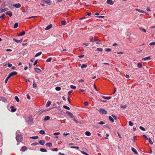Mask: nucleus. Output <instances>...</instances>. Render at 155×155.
<instances>
[{
    "label": "nucleus",
    "mask_w": 155,
    "mask_h": 155,
    "mask_svg": "<svg viewBox=\"0 0 155 155\" xmlns=\"http://www.w3.org/2000/svg\"><path fill=\"white\" fill-rule=\"evenodd\" d=\"M51 104V102L50 101H48L46 105V107H48L50 106Z\"/></svg>",
    "instance_id": "obj_27"
},
{
    "label": "nucleus",
    "mask_w": 155,
    "mask_h": 155,
    "mask_svg": "<svg viewBox=\"0 0 155 155\" xmlns=\"http://www.w3.org/2000/svg\"><path fill=\"white\" fill-rule=\"evenodd\" d=\"M60 134V133H59V132H55L54 134V135H58L59 134Z\"/></svg>",
    "instance_id": "obj_58"
},
{
    "label": "nucleus",
    "mask_w": 155,
    "mask_h": 155,
    "mask_svg": "<svg viewBox=\"0 0 155 155\" xmlns=\"http://www.w3.org/2000/svg\"><path fill=\"white\" fill-rule=\"evenodd\" d=\"M15 99L17 102H18L19 101V98L17 96H15Z\"/></svg>",
    "instance_id": "obj_42"
},
{
    "label": "nucleus",
    "mask_w": 155,
    "mask_h": 155,
    "mask_svg": "<svg viewBox=\"0 0 155 155\" xmlns=\"http://www.w3.org/2000/svg\"><path fill=\"white\" fill-rule=\"evenodd\" d=\"M6 14L7 15H8L10 17H11L12 16V13L10 11H8L6 12Z\"/></svg>",
    "instance_id": "obj_17"
},
{
    "label": "nucleus",
    "mask_w": 155,
    "mask_h": 155,
    "mask_svg": "<svg viewBox=\"0 0 155 155\" xmlns=\"http://www.w3.org/2000/svg\"><path fill=\"white\" fill-rule=\"evenodd\" d=\"M42 53L41 51H40L38 53H37L35 55V57H38Z\"/></svg>",
    "instance_id": "obj_24"
},
{
    "label": "nucleus",
    "mask_w": 155,
    "mask_h": 155,
    "mask_svg": "<svg viewBox=\"0 0 155 155\" xmlns=\"http://www.w3.org/2000/svg\"><path fill=\"white\" fill-rule=\"evenodd\" d=\"M39 143L41 145H43L45 143V141L44 140H41L39 141Z\"/></svg>",
    "instance_id": "obj_12"
},
{
    "label": "nucleus",
    "mask_w": 155,
    "mask_h": 155,
    "mask_svg": "<svg viewBox=\"0 0 155 155\" xmlns=\"http://www.w3.org/2000/svg\"><path fill=\"white\" fill-rule=\"evenodd\" d=\"M30 138L33 139H36L38 138V137L37 136H33L30 137Z\"/></svg>",
    "instance_id": "obj_33"
},
{
    "label": "nucleus",
    "mask_w": 155,
    "mask_h": 155,
    "mask_svg": "<svg viewBox=\"0 0 155 155\" xmlns=\"http://www.w3.org/2000/svg\"><path fill=\"white\" fill-rule=\"evenodd\" d=\"M151 59L150 57V56H149L147 57L144 58H143L142 59V60H145V61H147V60H150Z\"/></svg>",
    "instance_id": "obj_9"
},
{
    "label": "nucleus",
    "mask_w": 155,
    "mask_h": 155,
    "mask_svg": "<svg viewBox=\"0 0 155 155\" xmlns=\"http://www.w3.org/2000/svg\"><path fill=\"white\" fill-rule=\"evenodd\" d=\"M21 150L24 152L27 150V148L26 147L24 146L22 147Z\"/></svg>",
    "instance_id": "obj_26"
},
{
    "label": "nucleus",
    "mask_w": 155,
    "mask_h": 155,
    "mask_svg": "<svg viewBox=\"0 0 155 155\" xmlns=\"http://www.w3.org/2000/svg\"><path fill=\"white\" fill-rule=\"evenodd\" d=\"M33 87L34 88H36L37 87V84L35 83V81H33Z\"/></svg>",
    "instance_id": "obj_28"
},
{
    "label": "nucleus",
    "mask_w": 155,
    "mask_h": 155,
    "mask_svg": "<svg viewBox=\"0 0 155 155\" xmlns=\"http://www.w3.org/2000/svg\"><path fill=\"white\" fill-rule=\"evenodd\" d=\"M25 31H23L21 32H20V33L18 34V36H22L24 35L25 34Z\"/></svg>",
    "instance_id": "obj_19"
},
{
    "label": "nucleus",
    "mask_w": 155,
    "mask_h": 155,
    "mask_svg": "<svg viewBox=\"0 0 155 155\" xmlns=\"http://www.w3.org/2000/svg\"><path fill=\"white\" fill-rule=\"evenodd\" d=\"M63 107L64 108L67 109L68 110H69L70 109V108L68 107L66 105H64L63 106Z\"/></svg>",
    "instance_id": "obj_40"
},
{
    "label": "nucleus",
    "mask_w": 155,
    "mask_h": 155,
    "mask_svg": "<svg viewBox=\"0 0 155 155\" xmlns=\"http://www.w3.org/2000/svg\"><path fill=\"white\" fill-rule=\"evenodd\" d=\"M12 65V64L8 63V66L9 68H10Z\"/></svg>",
    "instance_id": "obj_57"
},
{
    "label": "nucleus",
    "mask_w": 155,
    "mask_h": 155,
    "mask_svg": "<svg viewBox=\"0 0 155 155\" xmlns=\"http://www.w3.org/2000/svg\"><path fill=\"white\" fill-rule=\"evenodd\" d=\"M129 124L130 126H132L134 124L131 121H130L129 122Z\"/></svg>",
    "instance_id": "obj_50"
},
{
    "label": "nucleus",
    "mask_w": 155,
    "mask_h": 155,
    "mask_svg": "<svg viewBox=\"0 0 155 155\" xmlns=\"http://www.w3.org/2000/svg\"><path fill=\"white\" fill-rule=\"evenodd\" d=\"M143 137H145V138L147 140L148 139V138L147 137V136L146 135H143Z\"/></svg>",
    "instance_id": "obj_61"
},
{
    "label": "nucleus",
    "mask_w": 155,
    "mask_h": 155,
    "mask_svg": "<svg viewBox=\"0 0 155 155\" xmlns=\"http://www.w3.org/2000/svg\"><path fill=\"white\" fill-rule=\"evenodd\" d=\"M136 10L140 12H141L142 13H146V12L145 11H143L141 10L138 8H136Z\"/></svg>",
    "instance_id": "obj_15"
},
{
    "label": "nucleus",
    "mask_w": 155,
    "mask_h": 155,
    "mask_svg": "<svg viewBox=\"0 0 155 155\" xmlns=\"http://www.w3.org/2000/svg\"><path fill=\"white\" fill-rule=\"evenodd\" d=\"M98 41V39H96L94 38H92L90 40V41L91 42H95L96 41Z\"/></svg>",
    "instance_id": "obj_18"
},
{
    "label": "nucleus",
    "mask_w": 155,
    "mask_h": 155,
    "mask_svg": "<svg viewBox=\"0 0 155 155\" xmlns=\"http://www.w3.org/2000/svg\"><path fill=\"white\" fill-rule=\"evenodd\" d=\"M98 111L104 114H106L107 113V111L104 108H101Z\"/></svg>",
    "instance_id": "obj_3"
},
{
    "label": "nucleus",
    "mask_w": 155,
    "mask_h": 155,
    "mask_svg": "<svg viewBox=\"0 0 155 155\" xmlns=\"http://www.w3.org/2000/svg\"><path fill=\"white\" fill-rule=\"evenodd\" d=\"M52 59V58L51 57H50L48 59L46 60V61L47 62H51Z\"/></svg>",
    "instance_id": "obj_34"
},
{
    "label": "nucleus",
    "mask_w": 155,
    "mask_h": 155,
    "mask_svg": "<svg viewBox=\"0 0 155 155\" xmlns=\"http://www.w3.org/2000/svg\"><path fill=\"white\" fill-rule=\"evenodd\" d=\"M11 111L12 112H15L16 110V109L13 106H11Z\"/></svg>",
    "instance_id": "obj_10"
},
{
    "label": "nucleus",
    "mask_w": 155,
    "mask_h": 155,
    "mask_svg": "<svg viewBox=\"0 0 155 155\" xmlns=\"http://www.w3.org/2000/svg\"><path fill=\"white\" fill-rule=\"evenodd\" d=\"M38 144H39L38 143L34 142V143H33L31 144V146H36V145H38Z\"/></svg>",
    "instance_id": "obj_37"
},
{
    "label": "nucleus",
    "mask_w": 155,
    "mask_h": 155,
    "mask_svg": "<svg viewBox=\"0 0 155 155\" xmlns=\"http://www.w3.org/2000/svg\"><path fill=\"white\" fill-rule=\"evenodd\" d=\"M71 148H75L77 150H78L79 149V147H78L72 146L71 147Z\"/></svg>",
    "instance_id": "obj_46"
},
{
    "label": "nucleus",
    "mask_w": 155,
    "mask_h": 155,
    "mask_svg": "<svg viewBox=\"0 0 155 155\" xmlns=\"http://www.w3.org/2000/svg\"><path fill=\"white\" fill-rule=\"evenodd\" d=\"M139 128L140 129L142 130L143 131H145V129L142 126H140L139 127Z\"/></svg>",
    "instance_id": "obj_48"
},
{
    "label": "nucleus",
    "mask_w": 155,
    "mask_h": 155,
    "mask_svg": "<svg viewBox=\"0 0 155 155\" xmlns=\"http://www.w3.org/2000/svg\"><path fill=\"white\" fill-rule=\"evenodd\" d=\"M5 14H2V15L1 16H0V17H1V18L2 19H4L5 18Z\"/></svg>",
    "instance_id": "obj_52"
},
{
    "label": "nucleus",
    "mask_w": 155,
    "mask_h": 155,
    "mask_svg": "<svg viewBox=\"0 0 155 155\" xmlns=\"http://www.w3.org/2000/svg\"><path fill=\"white\" fill-rule=\"evenodd\" d=\"M150 45H155V42H152L149 43Z\"/></svg>",
    "instance_id": "obj_49"
},
{
    "label": "nucleus",
    "mask_w": 155,
    "mask_h": 155,
    "mask_svg": "<svg viewBox=\"0 0 155 155\" xmlns=\"http://www.w3.org/2000/svg\"><path fill=\"white\" fill-rule=\"evenodd\" d=\"M84 105L86 106H87L88 105V103L87 102L85 101L84 103Z\"/></svg>",
    "instance_id": "obj_56"
},
{
    "label": "nucleus",
    "mask_w": 155,
    "mask_h": 155,
    "mask_svg": "<svg viewBox=\"0 0 155 155\" xmlns=\"http://www.w3.org/2000/svg\"><path fill=\"white\" fill-rule=\"evenodd\" d=\"M47 147H52V144L51 143H48L46 144Z\"/></svg>",
    "instance_id": "obj_16"
},
{
    "label": "nucleus",
    "mask_w": 155,
    "mask_h": 155,
    "mask_svg": "<svg viewBox=\"0 0 155 155\" xmlns=\"http://www.w3.org/2000/svg\"><path fill=\"white\" fill-rule=\"evenodd\" d=\"M13 6L16 8H18L21 7V5L19 3H17L13 5Z\"/></svg>",
    "instance_id": "obj_7"
},
{
    "label": "nucleus",
    "mask_w": 155,
    "mask_h": 155,
    "mask_svg": "<svg viewBox=\"0 0 155 155\" xmlns=\"http://www.w3.org/2000/svg\"><path fill=\"white\" fill-rule=\"evenodd\" d=\"M13 40L16 43L21 42L23 40V39H21L20 40H18L15 38L13 39Z\"/></svg>",
    "instance_id": "obj_11"
},
{
    "label": "nucleus",
    "mask_w": 155,
    "mask_h": 155,
    "mask_svg": "<svg viewBox=\"0 0 155 155\" xmlns=\"http://www.w3.org/2000/svg\"><path fill=\"white\" fill-rule=\"evenodd\" d=\"M112 116L113 117L114 119L115 120H116L117 119V117L114 115H112Z\"/></svg>",
    "instance_id": "obj_55"
},
{
    "label": "nucleus",
    "mask_w": 155,
    "mask_h": 155,
    "mask_svg": "<svg viewBox=\"0 0 155 155\" xmlns=\"http://www.w3.org/2000/svg\"><path fill=\"white\" fill-rule=\"evenodd\" d=\"M38 60H36L35 61V62H34V66L35 65H36V64H37V63H38Z\"/></svg>",
    "instance_id": "obj_59"
},
{
    "label": "nucleus",
    "mask_w": 155,
    "mask_h": 155,
    "mask_svg": "<svg viewBox=\"0 0 155 155\" xmlns=\"http://www.w3.org/2000/svg\"><path fill=\"white\" fill-rule=\"evenodd\" d=\"M50 119V117L48 116H47L45 117V118L44 119V121H47L48 120H49Z\"/></svg>",
    "instance_id": "obj_20"
},
{
    "label": "nucleus",
    "mask_w": 155,
    "mask_h": 155,
    "mask_svg": "<svg viewBox=\"0 0 155 155\" xmlns=\"http://www.w3.org/2000/svg\"><path fill=\"white\" fill-rule=\"evenodd\" d=\"M40 151L42 152H47V150H46L45 149L43 148H41L40 150Z\"/></svg>",
    "instance_id": "obj_30"
},
{
    "label": "nucleus",
    "mask_w": 155,
    "mask_h": 155,
    "mask_svg": "<svg viewBox=\"0 0 155 155\" xmlns=\"http://www.w3.org/2000/svg\"><path fill=\"white\" fill-rule=\"evenodd\" d=\"M52 26V24H50L47 26L45 28V30H47L50 29Z\"/></svg>",
    "instance_id": "obj_13"
},
{
    "label": "nucleus",
    "mask_w": 155,
    "mask_h": 155,
    "mask_svg": "<svg viewBox=\"0 0 155 155\" xmlns=\"http://www.w3.org/2000/svg\"><path fill=\"white\" fill-rule=\"evenodd\" d=\"M109 119L110 121L112 122H114V119L111 116L109 117Z\"/></svg>",
    "instance_id": "obj_22"
},
{
    "label": "nucleus",
    "mask_w": 155,
    "mask_h": 155,
    "mask_svg": "<svg viewBox=\"0 0 155 155\" xmlns=\"http://www.w3.org/2000/svg\"><path fill=\"white\" fill-rule=\"evenodd\" d=\"M87 67V65L86 64H82L81 66V68H86Z\"/></svg>",
    "instance_id": "obj_32"
},
{
    "label": "nucleus",
    "mask_w": 155,
    "mask_h": 155,
    "mask_svg": "<svg viewBox=\"0 0 155 155\" xmlns=\"http://www.w3.org/2000/svg\"><path fill=\"white\" fill-rule=\"evenodd\" d=\"M2 99L3 101H6V98L5 97H2Z\"/></svg>",
    "instance_id": "obj_62"
},
{
    "label": "nucleus",
    "mask_w": 155,
    "mask_h": 155,
    "mask_svg": "<svg viewBox=\"0 0 155 155\" xmlns=\"http://www.w3.org/2000/svg\"><path fill=\"white\" fill-rule=\"evenodd\" d=\"M97 50L98 51H103V49L102 48H97Z\"/></svg>",
    "instance_id": "obj_39"
},
{
    "label": "nucleus",
    "mask_w": 155,
    "mask_h": 155,
    "mask_svg": "<svg viewBox=\"0 0 155 155\" xmlns=\"http://www.w3.org/2000/svg\"><path fill=\"white\" fill-rule=\"evenodd\" d=\"M22 136L19 134H17L16 133V139L17 141L18 142H21V141L22 140Z\"/></svg>",
    "instance_id": "obj_2"
},
{
    "label": "nucleus",
    "mask_w": 155,
    "mask_h": 155,
    "mask_svg": "<svg viewBox=\"0 0 155 155\" xmlns=\"http://www.w3.org/2000/svg\"><path fill=\"white\" fill-rule=\"evenodd\" d=\"M131 150L134 153L136 154H138V153L137 150L134 147L131 148Z\"/></svg>",
    "instance_id": "obj_8"
},
{
    "label": "nucleus",
    "mask_w": 155,
    "mask_h": 155,
    "mask_svg": "<svg viewBox=\"0 0 155 155\" xmlns=\"http://www.w3.org/2000/svg\"><path fill=\"white\" fill-rule=\"evenodd\" d=\"M39 133L41 134H45V132L43 130H41L39 132Z\"/></svg>",
    "instance_id": "obj_44"
},
{
    "label": "nucleus",
    "mask_w": 155,
    "mask_h": 155,
    "mask_svg": "<svg viewBox=\"0 0 155 155\" xmlns=\"http://www.w3.org/2000/svg\"><path fill=\"white\" fill-rule=\"evenodd\" d=\"M102 98L105 99H107V100H108L110 99L111 98L110 97H105V96H102Z\"/></svg>",
    "instance_id": "obj_29"
},
{
    "label": "nucleus",
    "mask_w": 155,
    "mask_h": 155,
    "mask_svg": "<svg viewBox=\"0 0 155 155\" xmlns=\"http://www.w3.org/2000/svg\"><path fill=\"white\" fill-rule=\"evenodd\" d=\"M106 3L110 5H112L114 4V2L113 0H107Z\"/></svg>",
    "instance_id": "obj_4"
},
{
    "label": "nucleus",
    "mask_w": 155,
    "mask_h": 155,
    "mask_svg": "<svg viewBox=\"0 0 155 155\" xmlns=\"http://www.w3.org/2000/svg\"><path fill=\"white\" fill-rule=\"evenodd\" d=\"M137 67L139 68H141L142 67V64L140 63H139L137 64Z\"/></svg>",
    "instance_id": "obj_25"
},
{
    "label": "nucleus",
    "mask_w": 155,
    "mask_h": 155,
    "mask_svg": "<svg viewBox=\"0 0 155 155\" xmlns=\"http://www.w3.org/2000/svg\"><path fill=\"white\" fill-rule=\"evenodd\" d=\"M11 74L12 76L14 75H16L17 74V73L16 71H12L11 73H10Z\"/></svg>",
    "instance_id": "obj_14"
},
{
    "label": "nucleus",
    "mask_w": 155,
    "mask_h": 155,
    "mask_svg": "<svg viewBox=\"0 0 155 155\" xmlns=\"http://www.w3.org/2000/svg\"><path fill=\"white\" fill-rule=\"evenodd\" d=\"M147 140H148L150 144H153V143L150 138H149Z\"/></svg>",
    "instance_id": "obj_45"
},
{
    "label": "nucleus",
    "mask_w": 155,
    "mask_h": 155,
    "mask_svg": "<svg viewBox=\"0 0 155 155\" xmlns=\"http://www.w3.org/2000/svg\"><path fill=\"white\" fill-rule=\"evenodd\" d=\"M8 10V8H4V9H2L1 10V13L3 12H4L7 11Z\"/></svg>",
    "instance_id": "obj_31"
},
{
    "label": "nucleus",
    "mask_w": 155,
    "mask_h": 155,
    "mask_svg": "<svg viewBox=\"0 0 155 155\" xmlns=\"http://www.w3.org/2000/svg\"><path fill=\"white\" fill-rule=\"evenodd\" d=\"M55 90L57 91H60L61 90V87H55Z\"/></svg>",
    "instance_id": "obj_38"
},
{
    "label": "nucleus",
    "mask_w": 155,
    "mask_h": 155,
    "mask_svg": "<svg viewBox=\"0 0 155 155\" xmlns=\"http://www.w3.org/2000/svg\"><path fill=\"white\" fill-rule=\"evenodd\" d=\"M139 29L140 30L144 32H146V30L144 28H140Z\"/></svg>",
    "instance_id": "obj_41"
},
{
    "label": "nucleus",
    "mask_w": 155,
    "mask_h": 155,
    "mask_svg": "<svg viewBox=\"0 0 155 155\" xmlns=\"http://www.w3.org/2000/svg\"><path fill=\"white\" fill-rule=\"evenodd\" d=\"M124 52H118L117 53V54H124Z\"/></svg>",
    "instance_id": "obj_63"
},
{
    "label": "nucleus",
    "mask_w": 155,
    "mask_h": 155,
    "mask_svg": "<svg viewBox=\"0 0 155 155\" xmlns=\"http://www.w3.org/2000/svg\"><path fill=\"white\" fill-rule=\"evenodd\" d=\"M44 3H46L49 5H51V1L50 0H43Z\"/></svg>",
    "instance_id": "obj_6"
},
{
    "label": "nucleus",
    "mask_w": 155,
    "mask_h": 155,
    "mask_svg": "<svg viewBox=\"0 0 155 155\" xmlns=\"http://www.w3.org/2000/svg\"><path fill=\"white\" fill-rule=\"evenodd\" d=\"M18 24L17 22L15 23L14 25V28H16L18 26Z\"/></svg>",
    "instance_id": "obj_35"
},
{
    "label": "nucleus",
    "mask_w": 155,
    "mask_h": 155,
    "mask_svg": "<svg viewBox=\"0 0 155 155\" xmlns=\"http://www.w3.org/2000/svg\"><path fill=\"white\" fill-rule=\"evenodd\" d=\"M105 122L102 121H101L98 123V124H99L103 125L105 124Z\"/></svg>",
    "instance_id": "obj_47"
},
{
    "label": "nucleus",
    "mask_w": 155,
    "mask_h": 155,
    "mask_svg": "<svg viewBox=\"0 0 155 155\" xmlns=\"http://www.w3.org/2000/svg\"><path fill=\"white\" fill-rule=\"evenodd\" d=\"M35 71L38 73H40L41 71V70L38 68H35Z\"/></svg>",
    "instance_id": "obj_21"
},
{
    "label": "nucleus",
    "mask_w": 155,
    "mask_h": 155,
    "mask_svg": "<svg viewBox=\"0 0 155 155\" xmlns=\"http://www.w3.org/2000/svg\"><path fill=\"white\" fill-rule=\"evenodd\" d=\"M66 113L70 116L71 118L74 117L75 116H74L73 114L71 112L68 111H67Z\"/></svg>",
    "instance_id": "obj_5"
},
{
    "label": "nucleus",
    "mask_w": 155,
    "mask_h": 155,
    "mask_svg": "<svg viewBox=\"0 0 155 155\" xmlns=\"http://www.w3.org/2000/svg\"><path fill=\"white\" fill-rule=\"evenodd\" d=\"M5 6V4L4 3L2 5L1 7L2 8L4 7Z\"/></svg>",
    "instance_id": "obj_64"
},
{
    "label": "nucleus",
    "mask_w": 155,
    "mask_h": 155,
    "mask_svg": "<svg viewBox=\"0 0 155 155\" xmlns=\"http://www.w3.org/2000/svg\"><path fill=\"white\" fill-rule=\"evenodd\" d=\"M105 51H111V49L110 48H107L105 49Z\"/></svg>",
    "instance_id": "obj_53"
},
{
    "label": "nucleus",
    "mask_w": 155,
    "mask_h": 155,
    "mask_svg": "<svg viewBox=\"0 0 155 155\" xmlns=\"http://www.w3.org/2000/svg\"><path fill=\"white\" fill-rule=\"evenodd\" d=\"M70 87L71 88L74 89H75L76 88V87L75 86L73 85H71L70 86Z\"/></svg>",
    "instance_id": "obj_43"
},
{
    "label": "nucleus",
    "mask_w": 155,
    "mask_h": 155,
    "mask_svg": "<svg viewBox=\"0 0 155 155\" xmlns=\"http://www.w3.org/2000/svg\"><path fill=\"white\" fill-rule=\"evenodd\" d=\"M73 120L76 123H79V122L75 118L73 119Z\"/></svg>",
    "instance_id": "obj_60"
},
{
    "label": "nucleus",
    "mask_w": 155,
    "mask_h": 155,
    "mask_svg": "<svg viewBox=\"0 0 155 155\" xmlns=\"http://www.w3.org/2000/svg\"><path fill=\"white\" fill-rule=\"evenodd\" d=\"M61 23L62 25H64L66 24V22L65 21L62 20L61 21Z\"/></svg>",
    "instance_id": "obj_36"
},
{
    "label": "nucleus",
    "mask_w": 155,
    "mask_h": 155,
    "mask_svg": "<svg viewBox=\"0 0 155 155\" xmlns=\"http://www.w3.org/2000/svg\"><path fill=\"white\" fill-rule=\"evenodd\" d=\"M33 118L31 116H29L26 119V122L29 125H31L33 124Z\"/></svg>",
    "instance_id": "obj_1"
},
{
    "label": "nucleus",
    "mask_w": 155,
    "mask_h": 155,
    "mask_svg": "<svg viewBox=\"0 0 155 155\" xmlns=\"http://www.w3.org/2000/svg\"><path fill=\"white\" fill-rule=\"evenodd\" d=\"M81 152L84 154L85 155H89V154H88L87 153H86L84 151H81Z\"/></svg>",
    "instance_id": "obj_51"
},
{
    "label": "nucleus",
    "mask_w": 155,
    "mask_h": 155,
    "mask_svg": "<svg viewBox=\"0 0 155 155\" xmlns=\"http://www.w3.org/2000/svg\"><path fill=\"white\" fill-rule=\"evenodd\" d=\"M85 134L87 136H90L91 135V133L88 131H87L85 132Z\"/></svg>",
    "instance_id": "obj_23"
},
{
    "label": "nucleus",
    "mask_w": 155,
    "mask_h": 155,
    "mask_svg": "<svg viewBox=\"0 0 155 155\" xmlns=\"http://www.w3.org/2000/svg\"><path fill=\"white\" fill-rule=\"evenodd\" d=\"M51 150L53 151H57L58 150L57 148H52Z\"/></svg>",
    "instance_id": "obj_54"
}]
</instances>
